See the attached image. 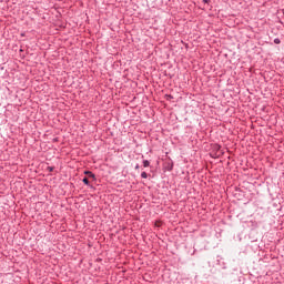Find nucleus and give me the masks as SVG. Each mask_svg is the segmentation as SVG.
<instances>
[{
	"instance_id": "obj_6",
	"label": "nucleus",
	"mask_w": 284,
	"mask_h": 284,
	"mask_svg": "<svg viewBox=\"0 0 284 284\" xmlns=\"http://www.w3.org/2000/svg\"><path fill=\"white\" fill-rule=\"evenodd\" d=\"M49 172H54V166H48Z\"/></svg>"
},
{
	"instance_id": "obj_9",
	"label": "nucleus",
	"mask_w": 284,
	"mask_h": 284,
	"mask_svg": "<svg viewBox=\"0 0 284 284\" xmlns=\"http://www.w3.org/2000/svg\"><path fill=\"white\" fill-rule=\"evenodd\" d=\"M170 170H172V166L170 168Z\"/></svg>"
},
{
	"instance_id": "obj_1",
	"label": "nucleus",
	"mask_w": 284,
	"mask_h": 284,
	"mask_svg": "<svg viewBox=\"0 0 284 284\" xmlns=\"http://www.w3.org/2000/svg\"><path fill=\"white\" fill-rule=\"evenodd\" d=\"M84 174L89 176V179H95V175L92 173V171H84Z\"/></svg>"
},
{
	"instance_id": "obj_2",
	"label": "nucleus",
	"mask_w": 284,
	"mask_h": 284,
	"mask_svg": "<svg viewBox=\"0 0 284 284\" xmlns=\"http://www.w3.org/2000/svg\"><path fill=\"white\" fill-rule=\"evenodd\" d=\"M143 168H150V161L143 160Z\"/></svg>"
},
{
	"instance_id": "obj_4",
	"label": "nucleus",
	"mask_w": 284,
	"mask_h": 284,
	"mask_svg": "<svg viewBox=\"0 0 284 284\" xmlns=\"http://www.w3.org/2000/svg\"><path fill=\"white\" fill-rule=\"evenodd\" d=\"M274 43H275L276 45L281 44V39L275 38V39H274Z\"/></svg>"
},
{
	"instance_id": "obj_5",
	"label": "nucleus",
	"mask_w": 284,
	"mask_h": 284,
	"mask_svg": "<svg viewBox=\"0 0 284 284\" xmlns=\"http://www.w3.org/2000/svg\"><path fill=\"white\" fill-rule=\"evenodd\" d=\"M141 178H142V179H148V173H146V172H142V173H141Z\"/></svg>"
},
{
	"instance_id": "obj_7",
	"label": "nucleus",
	"mask_w": 284,
	"mask_h": 284,
	"mask_svg": "<svg viewBox=\"0 0 284 284\" xmlns=\"http://www.w3.org/2000/svg\"><path fill=\"white\" fill-rule=\"evenodd\" d=\"M202 3H210V0H202Z\"/></svg>"
},
{
	"instance_id": "obj_3",
	"label": "nucleus",
	"mask_w": 284,
	"mask_h": 284,
	"mask_svg": "<svg viewBox=\"0 0 284 284\" xmlns=\"http://www.w3.org/2000/svg\"><path fill=\"white\" fill-rule=\"evenodd\" d=\"M82 183H84V185H90V180H88V178H83Z\"/></svg>"
},
{
	"instance_id": "obj_8",
	"label": "nucleus",
	"mask_w": 284,
	"mask_h": 284,
	"mask_svg": "<svg viewBox=\"0 0 284 284\" xmlns=\"http://www.w3.org/2000/svg\"><path fill=\"white\" fill-rule=\"evenodd\" d=\"M139 168H140L139 164H136V165H135V170H139Z\"/></svg>"
}]
</instances>
